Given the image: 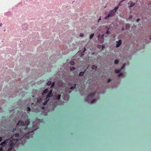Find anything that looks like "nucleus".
Returning <instances> with one entry per match:
<instances>
[{"instance_id":"46","label":"nucleus","mask_w":151,"mask_h":151,"mask_svg":"<svg viewBox=\"0 0 151 151\" xmlns=\"http://www.w3.org/2000/svg\"><path fill=\"white\" fill-rule=\"evenodd\" d=\"M150 39L151 40V37L150 38Z\"/></svg>"},{"instance_id":"33","label":"nucleus","mask_w":151,"mask_h":151,"mask_svg":"<svg viewBox=\"0 0 151 151\" xmlns=\"http://www.w3.org/2000/svg\"><path fill=\"white\" fill-rule=\"evenodd\" d=\"M104 47H104V46H103V45L102 46V49H103Z\"/></svg>"},{"instance_id":"23","label":"nucleus","mask_w":151,"mask_h":151,"mask_svg":"<svg viewBox=\"0 0 151 151\" xmlns=\"http://www.w3.org/2000/svg\"><path fill=\"white\" fill-rule=\"evenodd\" d=\"M92 67V69H96V68L97 67H96V66H95V67Z\"/></svg>"},{"instance_id":"31","label":"nucleus","mask_w":151,"mask_h":151,"mask_svg":"<svg viewBox=\"0 0 151 151\" xmlns=\"http://www.w3.org/2000/svg\"><path fill=\"white\" fill-rule=\"evenodd\" d=\"M86 50V48H84V50L83 51V52H85V51Z\"/></svg>"},{"instance_id":"36","label":"nucleus","mask_w":151,"mask_h":151,"mask_svg":"<svg viewBox=\"0 0 151 151\" xmlns=\"http://www.w3.org/2000/svg\"><path fill=\"white\" fill-rule=\"evenodd\" d=\"M125 65H126V64L125 63H124L122 66H125Z\"/></svg>"},{"instance_id":"40","label":"nucleus","mask_w":151,"mask_h":151,"mask_svg":"<svg viewBox=\"0 0 151 151\" xmlns=\"http://www.w3.org/2000/svg\"><path fill=\"white\" fill-rule=\"evenodd\" d=\"M101 18H100H100H99V20H101Z\"/></svg>"},{"instance_id":"38","label":"nucleus","mask_w":151,"mask_h":151,"mask_svg":"<svg viewBox=\"0 0 151 151\" xmlns=\"http://www.w3.org/2000/svg\"><path fill=\"white\" fill-rule=\"evenodd\" d=\"M1 25H2V24H0V27L1 26Z\"/></svg>"},{"instance_id":"7","label":"nucleus","mask_w":151,"mask_h":151,"mask_svg":"<svg viewBox=\"0 0 151 151\" xmlns=\"http://www.w3.org/2000/svg\"><path fill=\"white\" fill-rule=\"evenodd\" d=\"M48 89L47 88L45 89L42 93V95H44V94H46L48 92Z\"/></svg>"},{"instance_id":"34","label":"nucleus","mask_w":151,"mask_h":151,"mask_svg":"<svg viewBox=\"0 0 151 151\" xmlns=\"http://www.w3.org/2000/svg\"><path fill=\"white\" fill-rule=\"evenodd\" d=\"M125 67H123V66H122V68H121V69H123V68Z\"/></svg>"},{"instance_id":"25","label":"nucleus","mask_w":151,"mask_h":151,"mask_svg":"<svg viewBox=\"0 0 151 151\" xmlns=\"http://www.w3.org/2000/svg\"><path fill=\"white\" fill-rule=\"evenodd\" d=\"M84 35L82 33H80V36L81 37H83Z\"/></svg>"},{"instance_id":"17","label":"nucleus","mask_w":151,"mask_h":151,"mask_svg":"<svg viewBox=\"0 0 151 151\" xmlns=\"http://www.w3.org/2000/svg\"><path fill=\"white\" fill-rule=\"evenodd\" d=\"M51 83H52V82L51 81H48L47 83V85L50 86L51 84Z\"/></svg>"},{"instance_id":"18","label":"nucleus","mask_w":151,"mask_h":151,"mask_svg":"<svg viewBox=\"0 0 151 151\" xmlns=\"http://www.w3.org/2000/svg\"><path fill=\"white\" fill-rule=\"evenodd\" d=\"M76 85L75 84L74 86H72L70 88V89H73L74 88L76 87Z\"/></svg>"},{"instance_id":"16","label":"nucleus","mask_w":151,"mask_h":151,"mask_svg":"<svg viewBox=\"0 0 151 151\" xmlns=\"http://www.w3.org/2000/svg\"><path fill=\"white\" fill-rule=\"evenodd\" d=\"M123 75V73H120L118 75V76L119 77H120Z\"/></svg>"},{"instance_id":"42","label":"nucleus","mask_w":151,"mask_h":151,"mask_svg":"<svg viewBox=\"0 0 151 151\" xmlns=\"http://www.w3.org/2000/svg\"><path fill=\"white\" fill-rule=\"evenodd\" d=\"M42 109H44V107H42Z\"/></svg>"},{"instance_id":"32","label":"nucleus","mask_w":151,"mask_h":151,"mask_svg":"<svg viewBox=\"0 0 151 151\" xmlns=\"http://www.w3.org/2000/svg\"><path fill=\"white\" fill-rule=\"evenodd\" d=\"M2 140V138L1 137H0V142H1Z\"/></svg>"},{"instance_id":"45","label":"nucleus","mask_w":151,"mask_h":151,"mask_svg":"<svg viewBox=\"0 0 151 151\" xmlns=\"http://www.w3.org/2000/svg\"><path fill=\"white\" fill-rule=\"evenodd\" d=\"M125 0H122V1H124Z\"/></svg>"},{"instance_id":"11","label":"nucleus","mask_w":151,"mask_h":151,"mask_svg":"<svg viewBox=\"0 0 151 151\" xmlns=\"http://www.w3.org/2000/svg\"><path fill=\"white\" fill-rule=\"evenodd\" d=\"M94 34L93 33L92 34H91V35L90 36V37H89V38L90 39H92L93 36H94Z\"/></svg>"},{"instance_id":"24","label":"nucleus","mask_w":151,"mask_h":151,"mask_svg":"<svg viewBox=\"0 0 151 151\" xmlns=\"http://www.w3.org/2000/svg\"><path fill=\"white\" fill-rule=\"evenodd\" d=\"M27 109L28 111H30L31 109H30V108L29 107H27Z\"/></svg>"},{"instance_id":"14","label":"nucleus","mask_w":151,"mask_h":151,"mask_svg":"<svg viewBox=\"0 0 151 151\" xmlns=\"http://www.w3.org/2000/svg\"><path fill=\"white\" fill-rule=\"evenodd\" d=\"M96 101V99H93L91 101V103L92 104H93Z\"/></svg>"},{"instance_id":"20","label":"nucleus","mask_w":151,"mask_h":151,"mask_svg":"<svg viewBox=\"0 0 151 151\" xmlns=\"http://www.w3.org/2000/svg\"><path fill=\"white\" fill-rule=\"evenodd\" d=\"M123 2V1H121L118 4V6L119 7V6H120L121 5V4Z\"/></svg>"},{"instance_id":"35","label":"nucleus","mask_w":151,"mask_h":151,"mask_svg":"<svg viewBox=\"0 0 151 151\" xmlns=\"http://www.w3.org/2000/svg\"><path fill=\"white\" fill-rule=\"evenodd\" d=\"M72 69H73V70H74L75 68H74V67H73V68H72Z\"/></svg>"},{"instance_id":"21","label":"nucleus","mask_w":151,"mask_h":151,"mask_svg":"<svg viewBox=\"0 0 151 151\" xmlns=\"http://www.w3.org/2000/svg\"><path fill=\"white\" fill-rule=\"evenodd\" d=\"M109 28H108L107 30V31L106 32V33L109 34L110 33V32L109 31Z\"/></svg>"},{"instance_id":"3","label":"nucleus","mask_w":151,"mask_h":151,"mask_svg":"<svg viewBox=\"0 0 151 151\" xmlns=\"http://www.w3.org/2000/svg\"><path fill=\"white\" fill-rule=\"evenodd\" d=\"M118 8V6H116L114 8V9L111 10L108 15L105 18V19H106L110 17H112L114 16Z\"/></svg>"},{"instance_id":"43","label":"nucleus","mask_w":151,"mask_h":151,"mask_svg":"<svg viewBox=\"0 0 151 151\" xmlns=\"http://www.w3.org/2000/svg\"><path fill=\"white\" fill-rule=\"evenodd\" d=\"M92 66H95L94 65H93Z\"/></svg>"},{"instance_id":"26","label":"nucleus","mask_w":151,"mask_h":151,"mask_svg":"<svg viewBox=\"0 0 151 151\" xmlns=\"http://www.w3.org/2000/svg\"><path fill=\"white\" fill-rule=\"evenodd\" d=\"M140 21V19L139 18H138L136 20V21L137 22H138Z\"/></svg>"},{"instance_id":"2","label":"nucleus","mask_w":151,"mask_h":151,"mask_svg":"<svg viewBox=\"0 0 151 151\" xmlns=\"http://www.w3.org/2000/svg\"><path fill=\"white\" fill-rule=\"evenodd\" d=\"M29 121L28 120L25 121L24 122L22 120H19L17 124L16 127L14 129L16 130L17 128H18L19 124L22 126L26 125V127L24 128V131H25L26 129H28V127L27 126L29 124Z\"/></svg>"},{"instance_id":"4","label":"nucleus","mask_w":151,"mask_h":151,"mask_svg":"<svg viewBox=\"0 0 151 151\" xmlns=\"http://www.w3.org/2000/svg\"><path fill=\"white\" fill-rule=\"evenodd\" d=\"M52 90L51 89L50 91L49 92V93H48V94L47 96L46 99L52 96Z\"/></svg>"},{"instance_id":"1","label":"nucleus","mask_w":151,"mask_h":151,"mask_svg":"<svg viewBox=\"0 0 151 151\" xmlns=\"http://www.w3.org/2000/svg\"><path fill=\"white\" fill-rule=\"evenodd\" d=\"M19 134L16 133L11 138V140H6L2 142L0 144V146L2 145L3 147H6V150L7 151L11 150L15 144L14 141H18L20 139L19 137Z\"/></svg>"},{"instance_id":"8","label":"nucleus","mask_w":151,"mask_h":151,"mask_svg":"<svg viewBox=\"0 0 151 151\" xmlns=\"http://www.w3.org/2000/svg\"><path fill=\"white\" fill-rule=\"evenodd\" d=\"M70 63L71 65H73L75 64V62L74 61V60H72L70 62Z\"/></svg>"},{"instance_id":"10","label":"nucleus","mask_w":151,"mask_h":151,"mask_svg":"<svg viewBox=\"0 0 151 151\" xmlns=\"http://www.w3.org/2000/svg\"><path fill=\"white\" fill-rule=\"evenodd\" d=\"M84 72H81L79 73V76H82L84 75Z\"/></svg>"},{"instance_id":"5","label":"nucleus","mask_w":151,"mask_h":151,"mask_svg":"<svg viewBox=\"0 0 151 151\" xmlns=\"http://www.w3.org/2000/svg\"><path fill=\"white\" fill-rule=\"evenodd\" d=\"M116 47H119L122 44V40H119L118 41H116Z\"/></svg>"},{"instance_id":"12","label":"nucleus","mask_w":151,"mask_h":151,"mask_svg":"<svg viewBox=\"0 0 151 151\" xmlns=\"http://www.w3.org/2000/svg\"><path fill=\"white\" fill-rule=\"evenodd\" d=\"M49 99L45 101L43 103V105H45L47 103L48 101L49 100Z\"/></svg>"},{"instance_id":"28","label":"nucleus","mask_w":151,"mask_h":151,"mask_svg":"<svg viewBox=\"0 0 151 151\" xmlns=\"http://www.w3.org/2000/svg\"><path fill=\"white\" fill-rule=\"evenodd\" d=\"M3 150V148L2 147H0V151H1Z\"/></svg>"},{"instance_id":"9","label":"nucleus","mask_w":151,"mask_h":151,"mask_svg":"<svg viewBox=\"0 0 151 151\" xmlns=\"http://www.w3.org/2000/svg\"><path fill=\"white\" fill-rule=\"evenodd\" d=\"M61 95H58L56 97V99L58 100H59L60 98Z\"/></svg>"},{"instance_id":"39","label":"nucleus","mask_w":151,"mask_h":151,"mask_svg":"<svg viewBox=\"0 0 151 151\" xmlns=\"http://www.w3.org/2000/svg\"><path fill=\"white\" fill-rule=\"evenodd\" d=\"M129 26V25H128V24H127V25H126V26H127H127Z\"/></svg>"},{"instance_id":"15","label":"nucleus","mask_w":151,"mask_h":151,"mask_svg":"<svg viewBox=\"0 0 151 151\" xmlns=\"http://www.w3.org/2000/svg\"><path fill=\"white\" fill-rule=\"evenodd\" d=\"M119 60H116L114 61V63L115 64H117L119 63Z\"/></svg>"},{"instance_id":"22","label":"nucleus","mask_w":151,"mask_h":151,"mask_svg":"<svg viewBox=\"0 0 151 151\" xmlns=\"http://www.w3.org/2000/svg\"><path fill=\"white\" fill-rule=\"evenodd\" d=\"M131 2V4L129 6V7H132L134 5V3L132 4V2Z\"/></svg>"},{"instance_id":"44","label":"nucleus","mask_w":151,"mask_h":151,"mask_svg":"<svg viewBox=\"0 0 151 151\" xmlns=\"http://www.w3.org/2000/svg\"><path fill=\"white\" fill-rule=\"evenodd\" d=\"M70 70H72V69L71 68V69H70Z\"/></svg>"},{"instance_id":"27","label":"nucleus","mask_w":151,"mask_h":151,"mask_svg":"<svg viewBox=\"0 0 151 151\" xmlns=\"http://www.w3.org/2000/svg\"><path fill=\"white\" fill-rule=\"evenodd\" d=\"M111 79H109L108 80V83H109L111 81Z\"/></svg>"},{"instance_id":"6","label":"nucleus","mask_w":151,"mask_h":151,"mask_svg":"<svg viewBox=\"0 0 151 151\" xmlns=\"http://www.w3.org/2000/svg\"><path fill=\"white\" fill-rule=\"evenodd\" d=\"M95 95V93H92L89 94L88 95V97L91 98H93L94 96Z\"/></svg>"},{"instance_id":"41","label":"nucleus","mask_w":151,"mask_h":151,"mask_svg":"<svg viewBox=\"0 0 151 151\" xmlns=\"http://www.w3.org/2000/svg\"><path fill=\"white\" fill-rule=\"evenodd\" d=\"M124 29V28H122V30H123V29Z\"/></svg>"},{"instance_id":"13","label":"nucleus","mask_w":151,"mask_h":151,"mask_svg":"<svg viewBox=\"0 0 151 151\" xmlns=\"http://www.w3.org/2000/svg\"><path fill=\"white\" fill-rule=\"evenodd\" d=\"M120 70H115V73H119L120 72Z\"/></svg>"},{"instance_id":"19","label":"nucleus","mask_w":151,"mask_h":151,"mask_svg":"<svg viewBox=\"0 0 151 151\" xmlns=\"http://www.w3.org/2000/svg\"><path fill=\"white\" fill-rule=\"evenodd\" d=\"M54 82H53L52 84H51V86L50 87L51 88H52L54 86Z\"/></svg>"},{"instance_id":"37","label":"nucleus","mask_w":151,"mask_h":151,"mask_svg":"<svg viewBox=\"0 0 151 151\" xmlns=\"http://www.w3.org/2000/svg\"><path fill=\"white\" fill-rule=\"evenodd\" d=\"M100 35H98V37L99 38V37H100Z\"/></svg>"},{"instance_id":"29","label":"nucleus","mask_w":151,"mask_h":151,"mask_svg":"<svg viewBox=\"0 0 151 151\" xmlns=\"http://www.w3.org/2000/svg\"><path fill=\"white\" fill-rule=\"evenodd\" d=\"M104 34H103L101 35V38L102 39H103L104 38Z\"/></svg>"},{"instance_id":"30","label":"nucleus","mask_w":151,"mask_h":151,"mask_svg":"<svg viewBox=\"0 0 151 151\" xmlns=\"http://www.w3.org/2000/svg\"><path fill=\"white\" fill-rule=\"evenodd\" d=\"M132 15H130L129 17V19H130L132 18Z\"/></svg>"}]
</instances>
